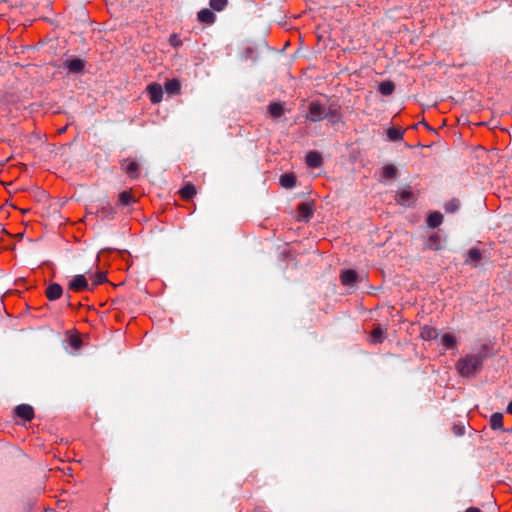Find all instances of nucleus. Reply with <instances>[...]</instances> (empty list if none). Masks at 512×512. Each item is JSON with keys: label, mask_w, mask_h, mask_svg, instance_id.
Wrapping results in <instances>:
<instances>
[{"label": "nucleus", "mask_w": 512, "mask_h": 512, "mask_svg": "<svg viewBox=\"0 0 512 512\" xmlns=\"http://www.w3.org/2000/svg\"><path fill=\"white\" fill-rule=\"evenodd\" d=\"M489 356V347L484 344L477 353L467 354L460 358L456 363V369L462 377H474L483 366L484 361Z\"/></svg>", "instance_id": "obj_1"}, {"label": "nucleus", "mask_w": 512, "mask_h": 512, "mask_svg": "<svg viewBox=\"0 0 512 512\" xmlns=\"http://www.w3.org/2000/svg\"><path fill=\"white\" fill-rule=\"evenodd\" d=\"M325 111L326 107H324L320 102L312 101L309 104L307 119L312 122L322 121L323 119H325Z\"/></svg>", "instance_id": "obj_2"}, {"label": "nucleus", "mask_w": 512, "mask_h": 512, "mask_svg": "<svg viewBox=\"0 0 512 512\" xmlns=\"http://www.w3.org/2000/svg\"><path fill=\"white\" fill-rule=\"evenodd\" d=\"M325 119L331 124H338L342 119L341 106L337 102H331L325 111Z\"/></svg>", "instance_id": "obj_3"}, {"label": "nucleus", "mask_w": 512, "mask_h": 512, "mask_svg": "<svg viewBox=\"0 0 512 512\" xmlns=\"http://www.w3.org/2000/svg\"><path fill=\"white\" fill-rule=\"evenodd\" d=\"M68 289L75 292H81L91 290L92 288L89 286V283L85 276L82 274H78L75 275L69 282Z\"/></svg>", "instance_id": "obj_4"}, {"label": "nucleus", "mask_w": 512, "mask_h": 512, "mask_svg": "<svg viewBox=\"0 0 512 512\" xmlns=\"http://www.w3.org/2000/svg\"><path fill=\"white\" fill-rule=\"evenodd\" d=\"M121 167L130 179H137L140 175V166L134 160L124 159Z\"/></svg>", "instance_id": "obj_5"}, {"label": "nucleus", "mask_w": 512, "mask_h": 512, "mask_svg": "<svg viewBox=\"0 0 512 512\" xmlns=\"http://www.w3.org/2000/svg\"><path fill=\"white\" fill-rule=\"evenodd\" d=\"M147 93L153 104H158L163 99V88L160 84L154 82L147 86Z\"/></svg>", "instance_id": "obj_6"}, {"label": "nucleus", "mask_w": 512, "mask_h": 512, "mask_svg": "<svg viewBox=\"0 0 512 512\" xmlns=\"http://www.w3.org/2000/svg\"><path fill=\"white\" fill-rule=\"evenodd\" d=\"M63 67L66 68L69 73H80L85 67V61L81 58H68L64 61Z\"/></svg>", "instance_id": "obj_7"}, {"label": "nucleus", "mask_w": 512, "mask_h": 512, "mask_svg": "<svg viewBox=\"0 0 512 512\" xmlns=\"http://www.w3.org/2000/svg\"><path fill=\"white\" fill-rule=\"evenodd\" d=\"M45 295L48 300L56 301L64 295L63 288L58 283H51L47 286Z\"/></svg>", "instance_id": "obj_8"}, {"label": "nucleus", "mask_w": 512, "mask_h": 512, "mask_svg": "<svg viewBox=\"0 0 512 512\" xmlns=\"http://www.w3.org/2000/svg\"><path fill=\"white\" fill-rule=\"evenodd\" d=\"M14 411L19 418L25 421H31L34 418V409L28 404H20L15 407Z\"/></svg>", "instance_id": "obj_9"}, {"label": "nucleus", "mask_w": 512, "mask_h": 512, "mask_svg": "<svg viewBox=\"0 0 512 512\" xmlns=\"http://www.w3.org/2000/svg\"><path fill=\"white\" fill-rule=\"evenodd\" d=\"M340 279L343 285L352 287L358 282V274L352 269L344 270Z\"/></svg>", "instance_id": "obj_10"}, {"label": "nucleus", "mask_w": 512, "mask_h": 512, "mask_svg": "<svg viewBox=\"0 0 512 512\" xmlns=\"http://www.w3.org/2000/svg\"><path fill=\"white\" fill-rule=\"evenodd\" d=\"M313 212V205L309 202H302L298 205V215L302 221H308L312 217Z\"/></svg>", "instance_id": "obj_11"}, {"label": "nucleus", "mask_w": 512, "mask_h": 512, "mask_svg": "<svg viewBox=\"0 0 512 512\" xmlns=\"http://www.w3.org/2000/svg\"><path fill=\"white\" fill-rule=\"evenodd\" d=\"M425 248L433 251L442 249V239L440 235L438 233L431 234L425 242Z\"/></svg>", "instance_id": "obj_12"}, {"label": "nucleus", "mask_w": 512, "mask_h": 512, "mask_svg": "<svg viewBox=\"0 0 512 512\" xmlns=\"http://www.w3.org/2000/svg\"><path fill=\"white\" fill-rule=\"evenodd\" d=\"M96 214L101 220H112L115 217L116 210L110 204H106L98 209Z\"/></svg>", "instance_id": "obj_13"}, {"label": "nucleus", "mask_w": 512, "mask_h": 512, "mask_svg": "<svg viewBox=\"0 0 512 512\" xmlns=\"http://www.w3.org/2000/svg\"><path fill=\"white\" fill-rule=\"evenodd\" d=\"M306 164L311 168H318L322 164V156L317 151H310L306 155Z\"/></svg>", "instance_id": "obj_14"}, {"label": "nucleus", "mask_w": 512, "mask_h": 512, "mask_svg": "<svg viewBox=\"0 0 512 512\" xmlns=\"http://www.w3.org/2000/svg\"><path fill=\"white\" fill-rule=\"evenodd\" d=\"M164 89L169 95H178L181 92V83L176 78L170 79L165 83Z\"/></svg>", "instance_id": "obj_15"}, {"label": "nucleus", "mask_w": 512, "mask_h": 512, "mask_svg": "<svg viewBox=\"0 0 512 512\" xmlns=\"http://www.w3.org/2000/svg\"><path fill=\"white\" fill-rule=\"evenodd\" d=\"M198 20L201 22V23H204V24H213L215 22V19H216V16L215 14L213 13L212 10L210 9H207V8H204L202 10H200L198 12Z\"/></svg>", "instance_id": "obj_16"}, {"label": "nucleus", "mask_w": 512, "mask_h": 512, "mask_svg": "<svg viewBox=\"0 0 512 512\" xmlns=\"http://www.w3.org/2000/svg\"><path fill=\"white\" fill-rule=\"evenodd\" d=\"M396 201L400 205L409 206L413 202V193L410 190H401L396 195Z\"/></svg>", "instance_id": "obj_17"}, {"label": "nucleus", "mask_w": 512, "mask_h": 512, "mask_svg": "<svg viewBox=\"0 0 512 512\" xmlns=\"http://www.w3.org/2000/svg\"><path fill=\"white\" fill-rule=\"evenodd\" d=\"M426 222L429 228H437L443 222V215L438 211L431 212L428 215Z\"/></svg>", "instance_id": "obj_18"}, {"label": "nucleus", "mask_w": 512, "mask_h": 512, "mask_svg": "<svg viewBox=\"0 0 512 512\" xmlns=\"http://www.w3.org/2000/svg\"><path fill=\"white\" fill-rule=\"evenodd\" d=\"M279 183L282 187L291 189L296 185V177L292 173H285L281 175Z\"/></svg>", "instance_id": "obj_19"}, {"label": "nucleus", "mask_w": 512, "mask_h": 512, "mask_svg": "<svg viewBox=\"0 0 512 512\" xmlns=\"http://www.w3.org/2000/svg\"><path fill=\"white\" fill-rule=\"evenodd\" d=\"M490 427L492 430H503V415L499 412L493 413L490 417Z\"/></svg>", "instance_id": "obj_20"}, {"label": "nucleus", "mask_w": 512, "mask_h": 512, "mask_svg": "<svg viewBox=\"0 0 512 512\" xmlns=\"http://www.w3.org/2000/svg\"><path fill=\"white\" fill-rule=\"evenodd\" d=\"M395 90V84L392 81H383L378 86V91L384 95L389 96Z\"/></svg>", "instance_id": "obj_21"}, {"label": "nucleus", "mask_w": 512, "mask_h": 512, "mask_svg": "<svg viewBox=\"0 0 512 512\" xmlns=\"http://www.w3.org/2000/svg\"><path fill=\"white\" fill-rule=\"evenodd\" d=\"M404 131L395 127H390L387 130V138L390 141L398 142L403 139Z\"/></svg>", "instance_id": "obj_22"}, {"label": "nucleus", "mask_w": 512, "mask_h": 512, "mask_svg": "<svg viewBox=\"0 0 512 512\" xmlns=\"http://www.w3.org/2000/svg\"><path fill=\"white\" fill-rule=\"evenodd\" d=\"M441 342H442V345L444 346V348L447 350L454 349V348H456V345H457L455 336L450 333L444 334L442 336Z\"/></svg>", "instance_id": "obj_23"}, {"label": "nucleus", "mask_w": 512, "mask_h": 512, "mask_svg": "<svg viewBox=\"0 0 512 512\" xmlns=\"http://www.w3.org/2000/svg\"><path fill=\"white\" fill-rule=\"evenodd\" d=\"M420 335H421L422 339H424V340H432V339L437 338L438 331L434 327L424 326L421 330Z\"/></svg>", "instance_id": "obj_24"}, {"label": "nucleus", "mask_w": 512, "mask_h": 512, "mask_svg": "<svg viewBox=\"0 0 512 512\" xmlns=\"http://www.w3.org/2000/svg\"><path fill=\"white\" fill-rule=\"evenodd\" d=\"M268 110L273 118H279L284 114V107L281 103H271Z\"/></svg>", "instance_id": "obj_25"}, {"label": "nucleus", "mask_w": 512, "mask_h": 512, "mask_svg": "<svg viewBox=\"0 0 512 512\" xmlns=\"http://www.w3.org/2000/svg\"><path fill=\"white\" fill-rule=\"evenodd\" d=\"M397 168L393 164H387L382 168V177L385 179H393L397 176Z\"/></svg>", "instance_id": "obj_26"}, {"label": "nucleus", "mask_w": 512, "mask_h": 512, "mask_svg": "<svg viewBox=\"0 0 512 512\" xmlns=\"http://www.w3.org/2000/svg\"><path fill=\"white\" fill-rule=\"evenodd\" d=\"M196 194V188L193 184H186L182 189H181V195L184 199H191L194 197V195Z\"/></svg>", "instance_id": "obj_27"}, {"label": "nucleus", "mask_w": 512, "mask_h": 512, "mask_svg": "<svg viewBox=\"0 0 512 512\" xmlns=\"http://www.w3.org/2000/svg\"><path fill=\"white\" fill-rule=\"evenodd\" d=\"M481 258H482L481 250L478 248H471L468 252V258H467L466 262L477 263L481 260Z\"/></svg>", "instance_id": "obj_28"}, {"label": "nucleus", "mask_w": 512, "mask_h": 512, "mask_svg": "<svg viewBox=\"0 0 512 512\" xmlns=\"http://www.w3.org/2000/svg\"><path fill=\"white\" fill-rule=\"evenodd\" d=\"M460 208V201L456 198L449 200L444 205V209L447 213H455Z\"/></svg>", "instance_id": "obj_29"}, {"label": "nucleus", "mask_w": 512, "mask_h": 512, "mask_svg": "<svg viewBox=\"0 0 512 512\" xmlns=\"http://www.w3.org/2000/svg\"><path fill=\"white\" fill-rule=\"evenodd\" d=\"M384 341V333L380 327H377L373 330L371 334V342L374 344H379Z\"/></svg>", "instance_id": "obj_30"}, {"label": "nucleus", "mask_w": 512, "mask_h": 512, "mask_svg": "<svg viewBox=\"0 0 512 512\" xmlns=\"http://www.w3.org/2000/svg\"><path fill=\"white\" fill-rule=\"evenodd\" d=\"M228 4V0H210L209 5L214 11H222Z\"/></svg>", "instance_id": "obj_31"}, {"label": "nucleus", "mask_w": 512, "mask_h": 512, "mask_svg": "<svg viewBox=\"0 0 512 512\" xmlns=\"http://www.w3.org/2000/svg\"><path fill=\"white\" fill-rule=\"evenodd\" d=\"M134 202L133 196L128 191H123L119 194V203L123 206H128Z\"/></svg>", "instance_id": "obj_32"}, {"label": "nucleus", "mask_w": 512, "mask_h": 512, "mask_svg": "<svg viewBox=\"0 0 512 512\" xmlns=\"http://www.w3.org/2000/svg\"><path fill=\"white\" fill-rule=\"evenodd\" d=\"M93 280V286L103 284L107 281V276L104 272H97L91 276Z\"/></svg>", "instance_id": "obj_33"}, {"label": "nucleus", "mask_w": 512, "mask_h": 512, "mask_svg": "<svg viewBox=\"0 0 512 512\" xmlns=\"http://www.w3.org/2000/svg\"><path fill=\"white\" fill-rule=\"evenodd\" d=\"M69 343L74 349H79L82 344V341L79 337L72 336L69 340Z\"/></svg>", "instance_id": "obj_34"}, {"label": "nucleus", "mask_w": 512, "mask_h": 512, "mask_svg": "<svg viewBox=\"0 0 512 512\" xmlns=\"http://www.w3.org/2000/svg\"><path fill=\"white\" fill-rule=\"evenodd\" d=\"M465 512H481V510L476 507H469Z\"/></svg>", "instance_id": "obj_35"}, {"label": "nucleus", "mask_w": 512, "mask_h": 512, "mask_svg": "<svg viewBox=\"0 0 512 512\" xmlns=\"http://www.w3.org/2000/svg\"><path fill=\"white\" fill-rule=\"evenodd\" d=\"M506 411L512 415V400L508 403Z\"/></svg>", "instance_id": "obj_36"}, {"label": "nucleus", "mask_w": 512, "mask_h": 512, "mask_svg": "<svg viewBox=\"0 0 512 512\" xmlns=\"http://www.w3.org/2000/svg\"><path fill=\"white\" fill-rule=\"evenodd\" d=\"M170 43H171L173 46L178 45V42H176V40H175V35L171 36V38H170Z\"/></svg>", "instance_id": "obj_37"}, {"label": "nucleus", "mask_w": 512, "mask_h": 512, "mask_svg": "<svg viewBox=\"0 0 512 512\" xmlns=\"http://www.w3.org/2000/svg\"><path fill=\"white\" fill-rule=\"evenodd\" d=\"M65 298H66L67 304L70 305L71 295L69 293H66Z\"/></svg>", "instance_id": "obj_38"}]
</instances>
